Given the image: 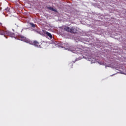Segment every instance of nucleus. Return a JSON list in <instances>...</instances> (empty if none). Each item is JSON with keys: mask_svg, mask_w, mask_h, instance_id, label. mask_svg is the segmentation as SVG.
I'll list each match as a JSON object with an SVG mask.
<instances>
[{"mask_svg": "<svg viewBox=\"0 0 126 126\" xmlns=\"http://www.w3.org/2000/svg\"><path fill=\"white\" fill-rule=\"evenodd\" d=\"M70 51L72 52L73 53H75V54H77V51H79V48H74L72 47H70L69 48Z\"/></svg>", "mask_w": 126, "mask_h": 126, "instance_id": "7ed1b4c3", "label": "nucleus"}, {"mask_svg": "<svg viewBox=\"0 0 126 126\" xmlns=\"http://www.w3.org/2000/svg\"><path fill=\"white\" fill-rule=\"evenodd\" d=\"M4 34H6V35H10V32L8 31H6V32L4 31Z\"/></svg>", "mask_w": 126, "mask_h": 126, "instance_id": "0eeeda50", "label": "nucleus"}, {"mask_svg": "<svg viewBox=\"0 0 126 126\" xmlns=\"http://www.w3.org/2000/svg\"><path fill=\"white\" fill-rule=\"evenodd\" d=\"M64 30L66 31V32H69V33H72L73 34H74V33L76 32V29H75V28L73 27L69 28L68 27L65 26L64 28Z\"/></svg>", "mask_w": 126, "mask_h": 126, "instance_id": "f03ea898", "label": "nucleus"}, {"mask_svg": "<svg viewBox=\"0 0 126 126\" xmlns=\"http://www.w3.org/2000/svg\"><path fill=\"white\" fill-rule=\"evenodd\" d=\"M22 40L24 42H25V43H28L30 45L34 46V47H36V48H40V47H41V45H40V43L38 42V41L37 40H34L33 41H32L24 36H22Z\"/></svg>", "mask_w": 126, "mask_h": 126, "instance_id": "f257e3e1", "label": "nucleus"}, {"mask_svg": "<svg viewBox=\"0 0 126 126\" xmlns=\"http://www.w3.org/2000/svg\"><path fill=\"white\" fill-rule=\"evenodd\" d=\"M48 9H50V10H52V11H55V12H57V9L52 7H48Z\"/></svg>", "mask_w": 126, "mask_h": 126, "instance_id": "39448f33", "label": "nucleus"}, {"mask_svg": "<svg viewBox=\"0 0 126 126\" xmlns=\"http://www.w3.org/2000/svg\"><path fill=\"white\" fill-rule=\"evenodd\" d=\"M31 25L32 27H33V28L35 27V25L33 23H31Z\"/></svg>", "mask_w": 126, "mask_h": 126, "instance_id": "1a4fd4ad", "label": "nucleus"}, {"mask_svg": "<svg viewBox=\"0 0 126 126\" xmlns=\"http://www.w3.org/2000/svg\"><path fill=\"white\" fill-rule=\"evenodd\" d=\"M55 46H56V47H60V45H59V44H55Z\"/></svg>", "mask_w": 126, "mask_h": 126, "instance_id": "9d476101", "label": "nucleus"}, {"mask_svg": "<svg viewBox=\"0 0 126 126\" xmlns=\"http://www.w3.org/2000/svg\"><path fill=\"white\" fill-rule=\"evenodd\" d=\"M5 10L6 12H9V8H8V7L5 9Z\"/></svg>", "mask_w": 126, "mask_h": 126, "instance_id": "6e6552de", "label": "nucleus"}, {"mask_svg": "<svg viewBox=\"0 0 126 126\" xmlns=\"http://www.w3.org/2000/svg\"><path fill=\"white\" fill-rule=\"evenodd\" d=\"M0 35H4V31L0 30Z\"/></svg>", "mask_w": 126, "mask_h": 126, "instance_id": "423d86ee", "label": "nucleus"}, {"mask_svg": "<svg viewBox=\"0 0 126 126\" xmlns=\"http://www.w3.org/2000/svg\"><path fill=\"white\" fill-rule=\"evenodd\" d=\"M46 35H47V36H48V37H49V38L50 39H53V35H52V34H51V33L46 32L45 33Z\"/></svg>", "mask_w": 126, "mask_h": 126, "instance_id": "20e7f679", "label": "nucleus"}, {"mask_svg": "<svg viewBox=\"0 0 126 126\" xmlns=\"http://www.w3.org/2000/svg\"><path fill=\"white\" fill-rule=\"evenodd\" d=\"M2 25V24H1V23H0V26Z\"/></svg>", "mask_w": 126, "mask_h": 126, "instance_id": "9b49d317", "label": "nucleus"}]
</instances>
